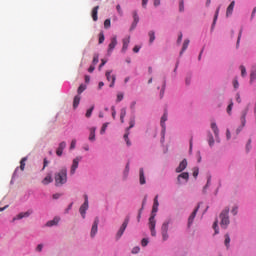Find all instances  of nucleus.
Instances as JSON below:
<instances>
[{
	"label": "nucleus",
	"mask_w": 256,
	"mask_h": 256,
	"mask_svg": "<svg viewBox=\"0 0 256 256\" xmlns=\"http://www.w3.org/2000/svg\"><path fill=\"white\" fill-rule=\"evenodd\" d=\"M240 71H241L242 77H245L247 75V69L245 68V66L241 65Z\"/></svg>",
	"instance_id": "obj_38"
},
{
	"label": "nucleus",
	"mask_w": 256,
	"mask_h": 256,
	"mask_svg": "<svg viewBox=\"0 0 256 256\" xmlns=\"http://www.w3.org/2000/svg\"><path fill=\"white\" fill-rule=\"evenodd\" d=\"M220 225L222 229H227L229 226L230 220H229V207H225L222 212L220 213Z\"/></svg>",
	"instance_id": "obj_3"
},
{
	"label": "nucleus",
	"mask_w": 256,
	"mask_h": 256,
	"mask_svg": "<svg viewBox=\"0 0 256 256\" xmlns=\"http://www.w3.org/2000/svg\"><path fill=\"white\" fill-rule=\"evenodd\" d=\"M142 247H147L149 245V240L147 238H143L141 241Z\"/></svg>",
	"instance_id": "obj_48"
},
{
	"label": "nucleus",
	"mask_w": 256,
	"mask_h": 256,
	"mask_svg": "<svg viewBox=\"0 0 256 256\" xmlns=\"http://www.w3.org/2000/svg\"><path fill=\"white\" fill-rule=\"evenodd\" d=\"M168 231H169V221L164 222L161 227L163 241H167V239H169Z\"/></svg>",
	"instance_id": "obj_6"
},
{
	"label": "nucleus",
	"mask_w": 256,
	"mask_h": 256,
	"mask_svg": "<svg viewBox=\"0 0 256 256\" xmlns=\"http://www.w3.org/2000/svg\"><path fill=\"white\" fill-rule=\"evenodd\" d=\"M135 127V119L130 120L129 123V127L127 128V131H129V129H133Z\"/></svg>",
	"instance_id": "obj_49"
},
{
	"label": "nucleus",
	"mask_w": 256,
	"mask_h": 256,
	"mask_svg": "<svg viewBox=\"0 0 256 256\" xmlns=\"http://www.w3.org/2000/svg\"><path fill=\"white\" fill-rule=\"evenodd\" d=\"M166 121H167V112H165L163 114V116L161 117L160 125H161L162 129H165V122Z\"/></svg>",
	"instance_id": "obj_29"
},
{
	"label": "nucleus",
	"mask_w": 256,
	"mask_h": 256,
	"mask_svg": "<svg viewBox=\"0 0 256 256\" xmlns=\"http://www.w3.org/2000/svg\"><path fill=\"white\" fill-rule=\"evenodd\" d=\"M115 47H117V36L111 38V42L108 45V55H111V53H113V49H115Z\"/></svg>",
	"instance_id": "obj_10"
},
{
	"label": "nucleus",
	"mask_w": 256,
	"mask_h": 256,
	"mask_svg": "<svg viewBox=\"0 0 256 256\" xmlns=\"http://www.w3.org/2000/svg\"><path fill=\"white\" fill-rule=\"evenodd\" d=\"M36 251H38V253H41V251H43V244H38L36 247Z\"/></svg>",
	"instance_id": "obj_57"
},
{
	"label": "nucleus",
	"mask_w": 256,
	"mask_h": 256,
	"mask_svg": "<svg viewBox=\"0 0 256 256\" xmlns=\"http://www.w3.org/2000/svg\"><path fill=\"white\" fill-rule=\"evenodd\" d=\"M123 46H122V52L123 53H127V49H129V43H131V37L128 36L126 38L123 39Z\"/></svg>",
	"instance_id": "obj_12"
},
{
	"label": "nucleus",
	"mask_w": 256,
	"mask_h": 256,
	"mask_svg": "<svg viewBox=\"0 0 256 256\" xmlns=\"http://www.w3.org/2000/svg\"><path fill=\"white\" fill-rule=\"evenodd\" d=\"M116 9H117L118 15H120V17H123V9H121V5L118 4L116 6Z\"/></svg>",
	"instance_id": "obj_45"
},
{
	"label": "nucleus",
	"mask_w": 256,
	"mask_h": 256,
	"mask_svg": "<svg viewBox=\"0 0 256 256\" xmlns=\"http://www.w3.org/2000/svg\"><path fill=\"white\" fill-rule=\"evenodd\" d=\"M76 145H77V140L73 139L70 144V149H75Z\"/></svg>",
	"instance_id": "obj_55"
},
{
	"label": "nucleus",
	"mask_w": 256,
	"mask_h": 256,
	"mask_svg": "<svg viewBox=\"0 0 256 256\" xmlns=\"http://www.w3.org/2000/svg\"><path fill=\"white\" fill-rule=\"evenodd\" d=\"M128 225H129V218H126L116 234L117 239H121V237H123V234L125 233V229H127Z\"/></svg>",
	"instance_id": "obj_7"
},
{
	"label": "nucleus",
	"mask_w": 256,
	"mask_h": 256,
	"mask_svg": "<svg viewBox=\"0 0 256 256\" xmlns=\"http://www.w3.org/2000/svg\"><path fill=\"white\" fill-rule=\"evenodd\" d=\"M236 101L237 103H241V95L239 93L236 94Z\"/></svg>",
	"instance_id": "obj_64"
},
{
	"label": "nucleus",
	"mask_w": 256,
	"mask_h": 256,
	"mask_svg": "<svg viewBox=\"0 0 256 256\" xmlns=\"http://www.w3.org/2000/svg\"><path fill=\"white\" fill-rule=\"evenodd\" d=\"M140 49H141V47L135 46V47L133 48V52H134V53H139Z\"/></svg>",
	"instance_id": "obj_63"
},
{
	"label": "nucleus",
	"mask_w": 256,
	"mask_h": 256,
	"mask_svg": "<svg viewBox=\"0 0 256 256\" xmlns=\"http://www.w3.org/2000/svg\"><path fill=\"white\" fill-rule=\"evenodd\" d=\"M93 65H97L99 63V54H95L92 61Z\"/></svg>",
	"instance_id": "obj_43"
},
{
	"label": "nucleus",
	"mask_w": 256,
	"mask_h": 256,
	"mask_svg": "<svg viewBox=\"0 0 256 256\" xmlns=\"http://www.w3.org/2000/svg\"><path fill=\"white\" fill-rule=\"evenodd\" d=\"M233 9H235V1H232L227 8V11H226L227 17H229V15H233Z\"/></svg>",
	"instance_id": "obj_21"
},
{
	"label": "nucleus",
	"mask_w": 256,
	"mask_h": 256,
	"mask_svg": "<svg viewBox=\"0 0 256 256\" xmlns=\"http://www.w3.org/2000/svg\"><path fill=\"white\" fill-rule=\"evenodd\" d=\"M187 169V159H183L179 166L176 168V173H182V171H185Z\"/></svg>",
	"instance_id": "obj_14"
},
{
	"label": "nucleus",
	"mask_w": 256,
	"mask_h": 256,
	"mask_svg": "<svg viewBox=\"0 0 256 256\" xmlns=\"http://www.w3.org/2000/svg\"><path fill=\"white\" fill-rule=\"evenodd\" d=\"M139 182L140 185H145L147 183V181L145 180V171L143 170V168L139 169Z\"/></svg>",
	"instance_id": "obj_17"
},
{
	"label": "nucleus",
	"mask_w": 256,
	"mask_h": 256,
	"mask_svg": "<svg viewBox=\"0 0 256 256\" xmlns=\"http://www.w3.org/2000/svg\"><path fill=\"white\" fill-rule=\"evenodd\" d=\"M198 176H199V169L197 167H195L193 169V177H195V179H197Z\"/></svg>",
	"instance_id": "obj_50"
},
{
	"label": "nucleus",
	"mask_w": 256,
	"mask_h": 256,
	"mask_svg": "<svg viewBox=\"0 0 256 256\" xmlns=\"http://www.w3.org/2000/svg\"><path fill=\"white\" fill-rule=\"evenodd\" d=\"M238 211H239V207L234 206V207L232 208V210H231V213H232V215H237Z\"/></svg>",
	"instance_id": "obj_53"
},
{
	"label": "nucleus",
	"mask_w": 256,
	"mask_h": 256,
	"mask_svg": "<svg viewBox=\"0 0 256 256\" xmlns=\"http://www.w3.org/2000/svg\"><path fill=\"white\" fill-rule=\"evenodd\" d=\"M30 215H33V210L21 212L20 214L17 215V219H24V217H29Z\"/></svg>",
	"instance_id": "obj_19"
},
{
	"label": "nucleus",
	"mask_w": 256,
	"mask_h": 256,
	"mask_svg": "<svg viewBox=\"0 0 256 256\" xmlns=\"http://www.w3.org/2000/svg\"><path fill=\"white\" fill-rule=\"evenodd\" d=\"M111 111H112V118L115 119L117 117V111L115 110V106L111 107Z\"/></svg>",
	"instance_id": "obj_52"
},
{
	"label": "nucleus",
	"mask_w": 256,
	"mask_h": 256,
	"mask_svg": "<svg viewBox=\"0 0 256 256\" xmlns=\"http://www.w3.org/2000/svg\"><path fill=\"white\" fill-rule=\"evenodd\" d=\"M181 179H184L185 181H189V173L184 172L178 175V178H177L178 183H181Z\"/></svg>",
	"instance_id": "obj_23"
},
{
	"label": "nucleus",
	"mask_w": 256,
	"mask_h": 256,
	"mask_svg": "<svg viewBox=\"0 0 256 256\" xmlns=\"http://www.w3.org/2000/svg\"><path fill=\"white\" fill-rule=\"evenodd\" d=\"M159 195L154 198V204L152 207V213L149 218V229L151 231L152 237L157 235V231H155V226L157 225V221H155V217L157 215V211H159Z\"/></svg>",
	"instance_id": "obj_1"
},
{
	"label": "nucleus",
	"mask_w": 256,
	"mask_h": 256,
	"mask_svg": "<svg viewBox=\"0 0 256 256\" xmlns=\"http://www.w3.org/2000/svg\"><path fill=\"white\" fill-rule=\"evenodd\" d=\"M56 187H61L67 183V168H62L54 176Z\"/></svg>",
	"instance_id": "obj_2"
},
{
	"label": "nucleus",
	"mask_w": 256,
	"mask_h": 256,
	"mask_svg": "<svg viewBox=\"0 0 256 256\" xmlns=\"http://www.w3.org/2000/svg\"><path fill=\"white\" fill-rule=\"evenodd\" d=\"M99 13V6H96L92 9V19L93 21H97L98 16L97 14Z\"/></svg>",
	"instance_id": "obj_26"
},
{
	"label": "nucleus",
	"mask_w": 256,
	"mask_h": 256,
	"mask_svg": "<svg viewBox=\"0 0 256 256\" xmlns=\"http://www.w3.org/2000/svg\"><path fill=\"white\" fill-rule=\"evenodd\" d=\"M181 41H183V33L180 32L178 39H177V44L181 45Z\"/></svg>",
	"instance_id": "obj_56"
},
{
	"label": "nucleus",
	"mask_w": 256,
	"mask_h": 256,
	"mask_svg": "<svg viewBox=\"0 0 256 256\" xmlns=\"http://www.w3.org/2000/svg\"><path fill=\"white\" fill-rule=\"evenodd\" d=\"M65 147H67V143L65 141H62L56 150V155H58V157H61V155H63V150L65 149Z\"/></svg>",
	"instance_id": "obj_15"
},
{
	"label": "nucleus",
	"mask_w": 256,
	"mask_h": 256,
	"mask_svg": "<svg viewBox=\"0 0 256 256\" xmlns=\"http://www.w3.org/2000/svg\"><path fill=\"white\" fill-rule=\"evenodd\" d=\"M26 161H27V157H24V158L21 159V161H20V169H21V171H25V163H26Z\"/></svg>",
	"instance_id": "obj_32"
},
{
	"label": "nucleus",
	"mask_w": 256,
	"mask_h": 256,
	"mask_svg": "<svg viewBox=\"0 0 256 256\" xmlns=\"http://www.w3.org/2000/svg\"><path fill=\"white\" fill-rule=\"evenodd\" d=\"M84 203L81 205L79 211L80 215H82V218L85 219V213H87V209H89V197L87 194L84 195Z\"/></svg>",
	"instance_id": "obj_5"
},
{
	"label": "nucleus",
	"mask_w": 256,
	"mask_h": 256,
	"mask_svg": "<svg viewBox=\"0 0 256 256\" xmlns=\"http://www.w3.org/2000/svg\"><path fill=\"white\" fill-rule=\"evenodd\" d=\"M256 79V70L252 71L250 74V83H253Z\"/></svg>",
	"instance_id": "obj_40"
},
{
	"label": "nucleus",
	"mask_w": 256,
	"mask_h": 256,
	"mask_svg": "<svg viewBox=\"0 0 256 256\" xmlns=\"http://www.w3.org/2000/svg\"><path fill=\"white\" fill-rule=\"evenodd\" d=\"M227 249H229V243H231V237H229V234H225V241H224Z\"/></svg>",
	"instance_id": "obj_36"
},
{
	"label": "nucleus",
	"mask_w": 256,
	"mask_h": 256,
	"mask_svg": "<svg viewBox=\"0 0 256 256\" xmlns=\"http://www.w3.org/2000/svg\"><path fill=\"white\" fill-rule=\"evenodd\" d=\"M233 85H234V89H239V81L234 80Z\"/></svg>",
	"instance_id": "obj_61"
},
{
	"label": "nucleus",
	"mask_w": 256,
	"mask_h": 256,
	"mask_svg": "<svg viewBox=\"0 0 256 256\" xmlns=\"http://www.w3.org/2000/svg\"><path fill=\"white\" fill-rule=\"evenodd\" d=\"M85 89H87V86L85 84H81L77 90L78 95H81V93H83V91H85Z\"/></svg>",
	"instance_id": "obj_35"
},
{
	"label": "nucleus",
	"mask_w": 256,
	"mask_h": 256,
	"mask_svg": "<svg viewBox=\"0 0 256 256\" xmlns=\"http://www.w3.org/2000/svg\"><path fill=\"white\" fill-rule=\"evenodd\" d=\"M145 201H147V198L143 200L142 208L139 210L138 217H137L138 221H141V211H143V206L145 205Z\"/></svg>",
	"instance_id": "obj_41"
},
{
	"label": "nucleus",
	"mask_w": 256,
	"mask_h": 256,
	"mask_svg": "<svg viewBox=\"0 0 256 256\" xmlns=\"http://www.w3.org/2000/svg\"><path fill=\"white\" fill-rule=\"evenodd\" d=\"M139 251H140V248H139V247H134V248L132 249L133 255H137V253H139Z\"/></svg>",
	"instance_id": "obj_58"
},
{
	"label": "nucleus",
	"mask_w": 256,
	"mask_h": 256,
	"mask_svg": "<svg viewBox=\"0 0 256 256\" xmlns=\"http://www.w3.org/2000/svg\"><path fill=\"white\" fill-rule=\"evenodd\" d=\"M111 73H113V71H111V70L106 71V79H107V81H111L110 87H115L116 77H115V75H111Z\"/></svg>",
	"instance_id": "obj_11"
},
{
	"label": "nucleus",
	"mask_w": 256,
	"mask_h": 256,
	"mask_svg": "<svg viewBox=\"0 0 256 256\" xmlns=\"http://www.w3.org/2000/svg\"><path fill=\"white\" fill-rule=\"evenodd\" d=\"M247 113H249V106H247L246 109L242 111V115L240 117V121H241L242 126L237 128L236 135H239V133H241V130L243 129V127H245V125L247 123V120H246Z\"/></svg>",
	"instance_id": "obj_4"
},
{
	"label": "nucleus",
	"mask_w": 256,
	"mask_h": 256,
	"mask_svg": "<svg viewBox=\"0 0 256 256\" xmlns=\"http://www.w3.org/2000/svg\"><path fill=\"white\" fill-rule=\"evenodd\" d=\"M121 101H123V93H120V94L117 95L116 102L121 103Z\"/></svg>",
	"instance_id": "obj_54"
},
{
	"label": "nucleus",
	"mask_w": 256,
	"mask_h": 256,
	"mask_svg": "<svg viewBox=\"0 0 256 256\" xmlns=\"http://www.w3.org/2000/svg\"><path fill=\"white\" fill-rule=\"evenodd\" d=\"M44 185H49V183H53V176L51 174H47L46 177L42 180Z\"/></svg>",
	"instance_id": "obj_22"
},
{
	"label": "nucleus",
	"mask_w": 256,
	"mask_h": 256,
	"mask_svg": "<svg viewBox=\"0 0 256 256\" xmlns=\"http://www.w3.org/2000/svg\"><path fill=\"white\" fill-rule=\"evenodd\" d=\"M94 109H95V106H91V108L86 111L85 117H87V119H89V117H91V115H93Z\"/></svg>",
	"instance_id": "obj_33"
},
{
	"label": "nucleus",
	"mask_w": 256,
	"mask_h": 256,
	"mask_svg": "<svg viewBox=\"0 0 256 256\" xmlns=\"http://www.w3.org/2000/svg\"><path fill=\"white\" fill-rule=\"evenodd\" d=\"M44 165H43V168H42V171H45V167H47V165H49V161L47 160V158H44Z\"/></svg>",
	"instance_id": "obj_59"
},
{
	"label": "nucleus",
	"mask_w": 256,
	"mask_h": 256,
	"mask_svg": "<svg viewBox=\"0 0 256 256\" xmlns=\"http://www.w3.org/2000/svg\"><path fill=\"white\" fill-rule=\"evenodd\" d=\"M98 227H99V217H96L94 219V222L91 228L90 237H95L97 235Z\"/></svg>",
	"instance_id": "obj_9"
},
{
	"label": "nucleus",
	"mask_w": 256,
	"mask_h": 256,
	"mask_svg": "<svg viewBox=\"0 0 256 256\" xmlns=\"http://www.w3.org/2000/svg\"><path fill=\"white\" fill-rule=\"evenodd\" d=\"M104 27H105V29H109V27H111V20L110 19H106L104 21Z\"/></svg>",
	"instance_id": "obj_44"
},
{
	"label": "nucleus",
	"mask_w": 256,
	"mask_h": 256,
	"mask_svg": "<svg viewBox=\"0 0 256 256\" xmlns=\"http://www.w3.org/2000/svg\"><path fill=\"white\" fill-rule=\"evenodd\" d=\"M95 71V66L94 65H91L89 68H88V72L89 73H93Z\"/></svg>",
	"instance_id": "obj_62"
},
{
	"label": "nucleus",
	"mask_w": 256,
	"mask_h": 256,
	"mask_svg": "<svg viewBox=\"0 0 256 256\" xmlns=\"http://www.w3.org/2000/svg\"><path fill=\"white\" fill-rule=\"evenodd\" d=\"M105 41V35L103 33L99 34V44L103 43Z\"/></svg>",
	"instance_id": "obj_51"
},
{
	"label": "nucleus",
	"mask_w": 256,
	"mask_h": 256,
	"mask_svg": "<svg viewBox=\"0 0 256 256\" xmlns=\"http://www.w3.org/2000/svg\"><path fill=\"white\" fill-rule=\"evenodd\" d=\"M197 211H199V205L196 207V209L189 216V218H188V227H191V225H193V221H195V217H197Z\"/></svg>",
	"instance_id": "obj_13"
},
{
	"label": "nucleus",
	"mask_w": 256,
	"mask_h": 256,
	"mask_svg": "<svg viewBox=\"0 0 256 256\" xmlns=\"http://www.w3.org/2000/svg\"><path fill=\"white\" fill-rule=\"evenodd\" d=\"M79 161H81V157H76L72 161V166H71V169H70V175H75V172L79 168Z\"/></svg>",
	"instance_id": "obj_8"
},
{
	"label": "nucleus",
	"mask_w": 256,
	"mask_h": 256,
	"mask_svg": "<svg viewBox=\"0 0 256 256\" xmlns=\"http://www.w3.org/2000/svg\"><path fill=\"white\" fill-rule=\"evenodd\" d=\"M189 43H190L189 39L184 40L180 55H183V53H185V51H187V48L189 47Z\"/></svg>",
	"instance_id": "obj_27"
},
{
	"label": "nucleus",
	"mask_w": 256,
	"mask_h": 256,
	"mask_svg": "<svg viewBox=\"0 0 256 256\" xmlns=\"http://www.w3.org/2000/svg\"><path fill=\"white\" fill-rule=\"evenodd\" d=\"M213 229L215 231V235H218V233H219V226H218L217 220L213 224Z\"/></svg>",
	"instance_id": "obj_39"
},
{
	"label": "nucleus",
	"mask_w": 256,
	"mask_h": 256,
	"mask_svg": "<svg viewBox=\"0 0 256 256\" xmlns=\"http://www.w3.org/2000/svg\"><path fill=\"white\" fill-rule=\"evenodd\" d=\"M208 143L210 147H213V145H215V139L213 138V134L211 133L208 134Z\"/></svg>",
	"instance_id": "obj_30"
},
{
	"label": "nucleus",
	"mask_w": 256,
	"mask_h": 256,
	"mask_svg": "<svg viewBox=\"0 0 256 256\" xmlns=\"http://www.w3.org/2000/svg\"><path fill=\"white\" fill-rule=\"evenodd\" d=\"M218 17H219V8H217V10H216L212 27L215 26V23H217V18Z\"/></svg>",
	"instance_id": "obj_47"
},
{
	"label": "nucleus",
	"mask_w": 256,
	"mask_h": 256,
	"mask_svg": "<svg viewBox=\"0 0 256 256\" xmlns=\"http://www.w3.org/2000/svg\"><path fill=\"white\" fill-rule=\"evenodd\" d=\"M226 139L229 141L231 139V131L229 129L226 130Z\"/></svg>",
	"instance_id": "obj_60"
},
{
	"label": "nucleus",
	"mask_w": 256,
	"mask_h": 256,
	"mask_svg": "<svg viewBox=\"0 0 256 256\" xmlns=\"http://www.w3.org/2000/svg\"><path fill=\"white\" fill-rule=\"evenodd\" d=\"M126 115H127V109L126 108H122L120 110V121H121V123H125Z\"/></svg>",
	"instance_id": "obj_25"
},
{
	"label": "nucleus",
	"mask_w": 256,
	"mask_h": 256,
	"mask_svg": "<svg viewBox=\"0 0 256 256\" xmlns=\"http://www.w3.org/2000/svg\"><path fill=\"white\" fill-rule=\"evenodd\" d=\"M59 221H60V218L59 217H55L53 220H50L46 223V226L47 227H53L55 225H58L59 224Z\"/></svg>",
	"instance_id": "obj_20"
},
{
	"label": "nucleus",
	"mask_w": 256,
	"mask_h": 256,
	"mask_svg": "<svg viewBox=\"0 0 256 256\" xmlns=\"http://www.w3.org/2000/svg\"><path fill=\"white\" fill-rule=\"evenodd\" d=\"M95 131H97V128H90L89 141H95Z\"/></svg>",
	"instance_id": "obj_28"
},
{
	"label": "nucleus",
	"mask_w": 256,
	"mask_h": 256,
	"mask_svg": "<svg viewBox=\"0 0 256 256\" xmlns=\"http://www.w3.org/2000/svg\"><path fill=\"white\" fill-rule=\"evenodd\" d=\"M231 111H233V101H231L230 104L227 107L228 115H231Z\"/></svg>",
	"instance_id": "obj_46"
},
{
	"label": "nucleus",
	"mask_w": 256,
	"mask_h": 256,
	"mask_svg": "<svg viewBox=\"0 0 256 256\" xmlns=\"http://www.w3.org/2000/svg\"><path fill=\"white\" fill-rule=\"evenodd\" d=\"M211 129H212L216 139L218 140L219 139V128L217 127V123L212 122L211 123Z\"/></svg>",
	"instance_id": "obj_18"
},
{
	"label": "nucleus",
	"mask_w": 256,
	"mask_h": 256,
	"mask_svg": "<svg viewBox=\"0 0 256 256\" xmlns=\"http://www.w3.org/2000/svg\"><path fill=\"white\" fill-rule=\"evenodd\" d=\"M179 11H180V12L185 11V3L183 2V0H180V3H179Z\"/></svg>",
	"instance_id": "obj_42"
},
{
	"label": "nucleus",
	"mask_w": 256,
	"mask_h": 256,
	"mask_svg": "<svg viewBox=\"0 0 256 256\" xmlns=\"http://www.w3.org/2000/svg\"><path fill=\"white\" fill-rule=\"evenodd\" d=\"M79 103H81V96L77 95L73 100V108L77 109L79 107Z\"/></svg>",
	"instance_id": "obj_24"
},
{
	"label": "nucleus",
	"mask_w": 256,
	"mask_h": 256,
	"mask_svg": "<svg viewBox=\"0 0 256 256\" xmlns=\"http://www.w3.org/2000/svg\"><path fill=\"white\" fill-rule=\"evenodd\" d=\"M133 23L130 27V31H133V29H135V27H137V24L139 23V15L137 14V11L133 12Z\"/></svg>",
	"instance_id": "obj_16"
},
{
	"label": "nucleus",
	"mask_w": 256,
	"mask_h": 256,
	"mask_svg": "<svg viewBox=\"0 0 256 256\" xmlns=\"http://www.w3.org/2000/svg\"><path fill=\"white\" fill-rule=\"evenodd\" d=\"M148 36H149V43H153V41H155V31H149Z\"/></svg>",
	"instance_id": "obj_31"
},
{
	"label": "nucleus",
	"mask_w": 256,
	"mask_h": 256,
	"mask_svg": "<svg viewBox=\"0 0 256 256\" xmlns=\"http://www.w3.org/2000/svg\"><path fill=\"white\" fill-rule=\"evenodd\" d=\"M107 127H109V123L106 122L102 125V128L100 130V135H105V131H107Z\"/></svg>",
	"instance_id": "obj_34"
},
{
	"label": "nucleus",
	"mask_w": 256,
	"mask_h": 256,
	"mask_svg": "<svg viewBox=\"0 0 256 256\" xmlns=\"http://www.w3.org/2000/svg\"><path fill=\"white\" fill-rule=\"evenodd\" d=\"M166 85H167V82L164 80L163 85H162V89L160 91L161 99H163V95H165V87H166Z\"/></svg>",
	"instance_id": "obj_37"
}]
</instances>
